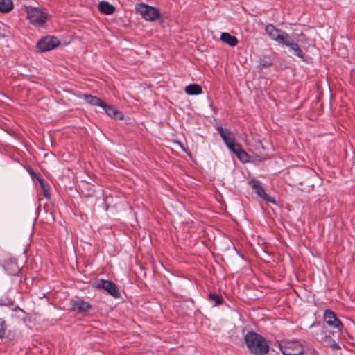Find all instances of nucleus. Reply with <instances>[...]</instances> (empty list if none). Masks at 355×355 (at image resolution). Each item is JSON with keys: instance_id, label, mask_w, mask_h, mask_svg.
Listing matches in <instances>:
<instances>
[{"instance_id": "1", "label": "nucleus", "mask_w": 355, "mask_h": 355, "mask_svg": "<svg viewBox=\"0 0 355 355\" xmlns=\"http://www.w3.org/2000/svg\"><path fill=\"white\" fill-rule=\"evenodd\" d=\"M244 340L248 350L254 355H266L269 352V345L261 335L254 331H248Z\"/></svg>"}, {"instance_id": "2", "label": "nucleus", "mask_w": 355, "mask_h": 355, "mask_svg": "<svg viewBox=\"0 0 355 355\" xmlns=\"http://www.w3.org/2000/svg\"><path fill=\"white\" fill-rule=\"evenodd\" d=\"M94 286L96 288L106 291L110 295H112L115 299H119L121 297V293L116 284L110 280L99 279L94 282Z\"/></svg>"}, {"instance_id": "3", "label": "nucleus", "mask_w": 355, "mask_h": 355, "mask_svg": "<svg viewBox=\"0 0 355 355\" xmlns=\"http://www.w3.org/2000/svg\"><path fill=\"white\" fill-rule=\"evenodd\" d=\"M70 310L83 315H86L92 309V305L87 301L83 300L79 297H74L69 301Z\"/></svg>"}, {"instance_id": "4", "label": "nucleus", "mask_w": 355, "mask_h": 355, "mask_svg": "<svg viewBox=\"0 0 355 355\" xmlns=\"http://www.w3.org/2000/svg\"><path fill=\"white\" fill-rule=\"evenodd\" d=\"M137 12L147 21H153L159 17V11L155 7L141 3L137 7Z\"/></svg>"}, {"instance_id": "5", "label": "nucleus", "mask_w": 355, "mask_h": 355, "mask_svg": "<svg viewBox=\"0 0 355 355\" xmlns=\"http://www.w3.org/2000/svg\"><path fill=\"white\" fill-rule=\"evenodd\" d=\"M27 17L31 24L42 26L46 22L47 15L42 9L33 8L27 11Z\"/></svg>"}, {"instance_id": "6", "label": "nucleus", "mask_w": 355, "mask_h": 355, "mask_svg": "<svg viewBox=\"0 0 355 355\" xmlns=\"http://www.w3.org/2000/svg\"><path fill=\"white\" fill-rule=\"evenodd\" d=\"M60 44V40L53 36H46L40 40L37 44V48L40 52L53 50Z\"/></svg>"}, {"instance_id": "7", "label": "nucleus", "mask_w": 355, "mask_h": 355, "mask_svg": "<svg viewBox=\"0 0 355 355\" xmlns=\"http://www.w3.org/2000/svg\"><path fill=\"white\" fill-rule=\"evenodd\" d=\"M324 320L329 326L336 329L338 333L341 331L343 328L342 322L332 310L327 309L324 311Z\"/></svg>"}, {"instance_id": "8", "label": "nucleus", "mask_w": 355, "mask_h": 355, "mask_svg": "<svg viewBox=\"0 0 355 355\" xmlns=\"http://www.w3.org/2000/svg\"><path fill=\"white\" fill-rule=\"evenodd\" d=\"M265 31L267 35L272 40L276 41L279 44L284 42V38L285 37V32H282L272 24H268L265 27Z\"/></svg>"}, {"instance_id": "9", "label": "nucleus", "mask_w": 355, "mask_h": 355, "mask_svg": "<svg viewBox=\"0 0 355 355\" xmlns=\"http://www.w3.org/2000/svg\"><path fill=\"white\" fill-rule=\"evenodd\" d=\"M297 345V343H280L278 342V347L284 355H288V354H297L300 349H296Z\"/></svg>"}, {"instance_id": "10", "label": "nucleus", "mask_w": 355, "mask_h": 355, "mask_svg": "<svg viewBox=\"0 0 355 355\" xmlns=\"http://www.w3.org/2000/svg\"><path fill=\"white\" fill-rule=\"evenodd\" d=\"M249 184L259 198L263 200H268L261 182L255 179H252L249 182Z\"/></svg>"}, {"instance_id": "11", "label": "nucleus", "mask_w": 355, "mask_h": 355, "mask_svg": "<svg viewBox=\"0 0 355 355\" xmlns=\"http://www.w3.org/2000/svg\"><path fill=\"white\" fill-rule=\"evenodd\" d=\"M101 107L105 110V112L108 116L116 119L121 120L123 119V114L121 112L118 111L116 108H115L112 105L107 104L105 102H104Z\"/></svg>"}, {"instance_id": "12", "label": "nucleus", "mask_w": 355, "mask_h": 355, "mask_svg": "<svg viewBox=\"0 0 355 355\" xmlns=\"http://www.w3.org/2000/svg\"><path fill=\"white\" fill-rule=\"evenodd\" d=\"M310 329H313L311 334L313 336H315L317 339H319L320 335L321 337H323L322 336H324V334H327L324 331V326L321 325V324L318 322H313L310 327Z\"/></svg>"}, {"instance_id": "13", "label": "nucleus", "mask_w": 355, "mask_h": 355, "mask_svg": "<svg viewBox=\"0 0 355 355\" xmlns=\"http://www.w3.org/2000/svg\"><path fill=\"white\" fill-rule=\"evenodd\" d=\"M220 40L224 43L232 47L236 46L238 44L237 38L235 36L231 35L228 33H222L220 35Z\"/></svg>"}, {"instance_id": "14", "label": "nucleus", "mask_w": 355, "mask_h": 355, "mask_svg": "<svg viewBox=\"0 0 355 355\" xmlns=\"http://www.w3.org/2000/svg\"><path fill=\"white\" fill-rule=\"evenodd\" d=\"M83 98L91 105L92 106H99L102 107L104 102L102 99L97 96H92L89 94H84Z\"/></svg>"}, {"instance_id": "15", "label": "nucleus", "mask_w": 355, "mask_h": 355, "mask_svg": "<svg viewBox=\"0 0 355 355\" xmlns=\"http://www.w3.org/2000/svg\"><path fill=\"white\" fill-rule=\"evenodd\" d=\"M6 273L10 276H17L20 272L19 268L15 262H10L4 266Z\"/></svg>"}, {"instance_id": "16", "label": "nucleus", "mask_w": 355, "mask_h": 355, "mask_svg": "<svg viewBox=\"0 0 355 355\" xmlns=\"http://www.w3.org/2000/svg\"><path fill=\"white\" fill-rule=\"evenodd\" d=\"M98 9L102 13L105 15H112L115 10L114 7L107 1L100 2Z\"/></svg>"}, {"instance_id": "17", "label": "nucleus", "mask_w": 355, "mask_h": 355, "mask_svg": "<svg viewBox=\"0 0 355 355\" xmlns=\"http://www.w3.org/2000/svg\"><path fill=\"white\" fill-rule=\"evenodd\" d=\"M321 339L333 349L338 350L340 349L339 344L335 340H334L329 334H324V336L321 337Z\"/></svg>"}, {"instance_id": "18", "label": "nucleus", "mask_w": 355, "mask_h": 355, "mask_svg": "<svg viewBox=\"0 0 355 355\" xmlns=\"http://www.w3.org/2000/svg\"><path fill=\"white\" fill-rule=\"evenodd\" d=\"M185 92L188 95H198L202 94V88L198 84H190L185 87Z\"/></svg>"}, {"instance_id": "19", "label": "nucleus", "mask_w": 355, "mask_h": 355, "mask_svg": "<svg viewBox=\"0 0 355 355\" xmlns=\"http://www.w3.org/2000/svg\"><path fill=\"white\" fill-rule=\"evenodd\" d=\"M13 3L12 0H0V12L6 13L12 10Z\"/></svg>"}, {"instance_id": "20", "label": "nucleus", "mask_w": 355, "mask_h": 355, "mask_svg": "<svg viewBox=\"0 0 355 355\" xmlns=\"http://www.w3.org/2000/svg\"><path fill=\"white\" fill-rule=\"evenodd\" d=\"M217 130L226 144L232 140L230 137L231 133L229 130L224 129L220 126L217 127Z\"/></svg>"}, {"instance_id": "21", "label": "nucleus", "mask_w": 355, "mask_h": 355, "mask_svg": "<svg viewBox=\"0 0 355 355\" xmlns=\"http://www.w3.org/2000/svg\"><path fill=\"white\" fill-rule=\"evenodd\" d=\"M29 173L31 174V175L32 177H35V178H37V180H38L40 184L41 185L42 188L44 190V196L46 198H50V196L49 195L47 191L46 190V188H45V184H44V180L40 176L38 175L37 173H34L33 171V170L31 169H29L28 170Z\"/></svg>"}, {"instance_id": "22", "label": "nucleus", "mask_w": 355, "mask_h": 355, "mask_svg": "<svg viewBox=\"0 0 355 355\" xmlns=\"http://www.w3.org/2000/svg\"><path fill=\"white\" fill-rule=\"evenodd\" d=\"M280 44L289 47L291 50H293L295 47L297 48V43L294 42L293 40L291 38L290 35L288 33H285L284 42H281Z\"/></svg>"}, {"instance_id": "23", "label": "nucleus", "mask_w": 355, "mask_h": 355, "mask_svg": "<svg viewBox=\"0 0 355 355\" xmlns=\"http://www.w3.org/2000/svg\"><path fill=\"white\" fill-rule=\"evenodd\" d=\"M209 300L215 302L214 306H219L222 304L224 301L223 298L220 295L215 293H210L209 294Z\"/></svg>"}, {"instance_id": "24", "label": "nucleus", "mask_w": 355, "mask_h": 355, "mask_svg": "<svg viewBox=\"0 0 355 355\" xmlns=\"http://www.w3.org/2000/svg\"><path fill=\"white\" fill-rule=\"evenodd\" d=\"M226 145L235 154L236 153V152H238L239 150H240L241 149V146L239 144L235 143L233 139L232 141H230Z\"/></svg>"}, {"instance_id": "25", "label": "nucleus", "mask_w": 355, "mask_h": 355, "mask_svg": "<svg viewBox=\"0 0 355 355\" xmlns=\"http://www.w3.org/2000/svg\"><path fill=\"white\" fill-rule=\"evenodd\" d=\"M236 155L241 162H246L248 161V155L242 148L236 152Z\"/></svg>"}, {"instance_id": "26", "label": "nucleus", "mask_w": 355, "mask_h": 355, "mask_svg": "<svg viewBox=\"0 0 355 355\" xmlns=\"http://www.w3.org/2000/svg\"><path fill=\"white\" fill-rule=\"evenodd\" d=\"M6 330V321L3 318H0V338L4 337Z\"/></svg>"}, {"instance_id": "27", "label": "nucleus", "mask_w": 355, "mask_h": 355, "mask_svg": "<svg viewBox=\"0 0 355 355\" xmlns=\"http://www.w3.org/2000/svg\"><path fill=\"white\" fill-rule=\"evenodd\" d=\"M293 51L295 53V55L299 57L300 58L303 59L304 57V53L302 52V51L300 49L298 44H297V48L295 47Z\"/></svg>"}, {"instance_id": "28", "label": "nucleus", "mask_w": 355, "mask_h": 355, "mask_svg": "<svg viewBox=\"0 0 355 355\" xmlns=\"http://www.w3.org/2000/svg\"><path fill=\"white\" fill-rule=\"evenodd\" d=\"M265 202H270V203H272V204H275V205H280V202L281 201H275V200H272V201H265Z\"/></svg>"}, {"instance_id": "29", "label": "nucleus", "mask_w": 355, "mask_h": 355, "mask_svg": "<svg viewBox=\"0 0 355 355\" xmlns=\"http://www.w3.org/2000/svg\"><path fill=\"white\" fill-rule=\"evenodd\" d=\"M260 205H261V208H263V205L261 203L260 204Z\"/></svg>"}]
</instances>
